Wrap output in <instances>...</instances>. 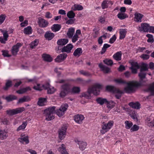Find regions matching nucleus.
<instances>
[{
  "mask_svg": "<svg viewBox=\"0 0 154 154\" xmlns=\"http://www.w3.org/2000/svg\"><path fill=\"white\" fill-rule=\"evenodd\" d=\"M67 129L66 126H64L59 130V137L60 139L62 140L65 137L66 135V132Z\"/></svg>",
  "mask_w": 154,
  "mask_h": 154,
  "instance_id": "obj_12",
  "label": "nucleus"
},
{
  "mask_svg": "<svg viewBox=\"0 0 154 154\" xmlns=\"http://www.w3.org/2000/svg\"><path fill=\"white\" fill-rule=\"evenodd\" d=\"M8 131H7L0 130V138L1 140L5 139L8 136Z\"/></svg>",
  "mask_w": 154,
  "mask_h": 154,
  "instance_id": "obj_23",
  "label": "nucleus"
},
{
  "mask_svg": "<svg viewBox=\"0 0 154 154\" xmlns=\"http://www.w3.org/2000/svg\"><path fill=\"white\" fill-rule=\"evenodd\" d=\"M73 47V46L72 44H68L66 46L62 48L61 51L62 52H65L67 53H69L71 52V50Z\"/></svg>",
  "mask_w": 154,
  "mask_h": 154,
  "instance_id": "obj_15",
  "label": "nucleus"
},
{
  "mask_svg": "<svg viewBox=\"0 0 154 154\" xmlns=\"http://www.w3.org/2000/svg\"><path fill=\"white\" fill-rule=\"evenodd\" d=\"M17 98V97L13 95H10L6 97L5 99L8 102H10L14 100H16Z\"/></svg>",
  "mask_w": 154,
  "mask_h": 154,
  "instance_id": "obj_36",
  "label": "nucleus"
},
{
  "mask_svg": "<svg viewBox=\"0 0 154 154\" xmlns=\"http://www.w3.org/2000/svg\"><path fill=\"white\" fill-rule=\"evenodd\" d=\"M67 16L68 18L72 19L74 18L75 16V14L72 11H71L67 13Z\"/></svg>",
  "mask_w": 154,
  "mask_h": 154,
  "instance_id": "obj_46",
  "label": "nucleus"
},
{
  "mask_svg": "<svg viewBox=\"0 0 154 154\" xmlns=\"http://www.w3.org/2000/svg\"><path fill=\"white\" fill-rule=\"evenodd\" d=\"M82 53V49L80 48H79L75 50L73 53V55L75 57H79L81 55Z\"/></svg>",
  "mask_w": 154,
  "mask_h": 154,
  "instance_id": "obj_25",
  "label": "nucleus"
},
{
  "mask_svg": "<svg viewBox=\"0 0 154 154\" xmlns=\"http://www.w3.org/2000/svg\"><path fill=\"white\" fill-rule=\"evenodd\" d=\"M2 55L5 57H9L11 56V55L8 54V52L7 50H2Z\"/></svg>",
  "mask_w": 154,
  "mask_h": 154,
  "instance_id": "obj_60",
  "label": "nucleus"
},
{
  "mask_svg": "<svg viewBox=\"0 0 154 154\" xmlns=\"http://www.w3.org/2000/svg\"><path fill=\"white\" fill-rule=\"evenodd\" d=\"M55 107H50L44 111V114L45 116V119L50 121L54 118V114L55 112Z\"/></svg>",
  "mask_w": 154,
  "mask_h": 154,
  "instance_id": "obj_4",
  "label": "nucleus"
},
{
  "mask_svg": "<svg viewBox=\"0 0 154 154\" xmlns=\"http://www.w3.org/2000/svg\"><path fill=\"white\" fill-rule=\"evenodd\" d=\"M68 107V105L66 103L62 105L60 108L59 109L56 110V114L59 117L62 116Z\"/></svg>",
  "mask_w": 154,
  "mask_h": 154,
  "instance_id": "obj_10",
  "label": "nucleus"
},
{
  "mask_svg": "<svg viewBox=\"0 0 154 154\" xmlns=\"http://www.w3.org/2000/svg\"><path fill=\"white\" fill-rule=\"evenodd\" d=\"M30 88L29 87H27L25 88L20 89L17 91L16 92L19 94H21L26 92L27 91H30Z\"/></svg>",
  "mask_w": 154,
  "mask_h": 154,
  "instance_id": "obj_31",
  "label": "nucleus"
},
{
  "mask_svg": "<svg viewBox=\"0 0 154 154\" xmlns=\"http://www.w3.org/2000/svg\"><path fill=\"white\" fill-rule=\"evenodd\" d=\"M61 28V26L58 24H54L51 27V30L54 32H56L59 31Z\"/></svg>",
  "mask_w": 154,
  "mask_h": 154,
  "instance_id": "obj_30",
  "label": "nucleus"
},
{
  "mask_svg": "<svg viewBox=\"0 0 154 154\" xmlns=\"http://www.w3.org/2000/svg\"><path fill=\"white\" fill-rule=\"evenodd\" d=\"M117 17L120 20H123L125 19L127 17V15L125 13L122 12H119L117 15Z\"/></svg>",
  "mask_w": 154,
  "mask_h": 154,
  "instance_id": "obj_42",
  "label": "nucleus"
},
{
  "mask_svg": "<svg viewBox=\"0 0 154 154\" xmlns=\"http://www.w3.org/2000/svg\"><path fill=\"white\" fill-rule=\"evenodd\" d=\"M46 103V99L45 98H39L38 104V105L42 106L45 105Z\"/></svg>",
  "mask_w": 154,
  "mask_h": 154,
  "instance_id": "obj_35",
  "label": "nucleus"
},
{
  "mask_svg": "<svg viewBox=\"0 0 154 154\" xmlns=\"http://www.w3.org/2000/svg\"><path fill=\"white\" fill-rule=\"evenodd\" d=\"M66 148L65 145L63 144H62L61 146L58 149V150L61 154H69Z\"/></svg>",
  "mask_w": 154,
  "mask_h": 154,
  "instance_id": "obj_24",
  "label": "nucleus"
},
{
  "mask_svg": "<svg viewBox=\"0 0 154 154\" xmlns=\"http://www.w3.org/2000/svg\"><path fill=\"white\" fill-rule=\"evenodd\" d=\"M114 82L119 84H126L127 86L124 88V90L127 93H130L133 91L134 88L140 85V83L137 82L131 81L128 82L122 79H116L114 80Z\"/></svg>",
  "mask_w": 154,
  "mask_h": 154,
  "instance_id": "obj_1",
  "label": "nucleus"
},
{
  "mask_svg": "<svg viewBox=\"0 0 154 154\" xmlns=\"http://www.w3.org/2000/svg\"><path fill=\"white\" fill-rule=\"evenodd\" d=\"M131 67H133L134 68H136L137 69H139V66L138 65L137 62H132L131 63Z\"/></svg>",
  "mask_w": 154,
  "mask_h": 154,
  "instance_id": "obj_64",
  "label": "nucleus"
},
{
  "mask_svg": "<svg viewBox=\"0 0 154 154\" xmlns=\"http://www.w3.org/2000/svg\"><path fill=\"white\" fill-rule=\"evenodd\" d=\"M139 129V127L137 125H134L131 128L130 131L131 132L137 131Z\"/></svg>",
  "mask_w": 154,
  "mask_h": 154,
  "instance_id": "obj_59",
  "label": "nucleus"
},
{
  "mask_svg": "<svg viewBox=\"0 0 154 154\" xmlns=\"http://www.w3.org/2000/svg\"><path fill=\"white\" fill-rule=\"evenodd\" d=\"M27 125V122H23L21 125L17 129V131H18L21 130H23L25 128Z\"/></svg>",
  "mask_w": 154,
  "mask_h": 154,
  "instance_id": "obj_45",
  "label": "nucleus"
},
{
  "mask_svg": "<svg viewBox=\"0 0 154 154\" xmlns=\"http://www.w3.org/2000/svg\"><path fill=\"white\" fill-rule=\"evenodd\" d=\"M93 31L92 35L94 38H96L98 36L99 34V31L96 29H94Z\"/></svg>",
  "mask_w": 154,
  "mask_h": 154,
  "instance_id": "obj_47",
  "label": "nucleus"
},
{
  "mask_svg": "<svg viewBox=\"0 0 154 154\" xmlns=\"http://www.w3.org/2000/svg\"><path fill=\"white\" fill-rule=\"evenodd\" d=\"M75 142L79 145V148L82 150H83L86 147L87 145V143L86 142L83 141H79L77 140Z\"/></svg>",
  "mask_w": 154,
  "mask_h": 154,
  "instance_id": "obj_17",
  "label": "nucleus"
},
{
  "mask_svg": "<svg viewBox=\"0 0 154 154\" xmlns=\"http://www.w3.org/2000/svg\"><path fill=\"white\" fill-rule=\"evenodd\" d=\"M99 66L102 70L105 73H108L110 71V69L108 67L103 65L102 63H100Z\"/></svg>",
  "mask_w": 154,
  "mask_h": 154,
  "instance_id": "obj_29",
  "label": "nucleus"
},
{
  "mask_svg": "<svg viewBox=\"0 0 154 154\" xmlns=\"http://www.w3.org/2000/svg\"><path fill=\"white\" fill-rule=\"evenodd\" d=\"M102 88L101 85L97 84L94 85L92 87L89 88L87 92L83 93L82 96L87 99H89L91 97V94L93 93L94 95H97L99 94L100 90Z\"/></svg>",
  "mask_w": 154,
  "mask_h": 154,
  "instance_id": "obj_2",
  "label": "nucleus"
},
{
  "mask_svg": "<svg viewBox=\"0 0 154 154\" xmlns=\"http://www.w3.org/2000/svg\"><path fill=\"white\" fill-rule=\"evenodd\" d=\"M71 91V85L70 83H65L61 86L59 96L61 98H64L70 93Z\"/></svg>",
  "mask_w": 154,
  "mask_h": 154,
  "instance_id": "obj_3",
  "label": "nucleus"
},
{
  "mask_svg": "<svg viewBox=\"0 0 154 154\" xmlns=\"http://www.w3.org/2000/svg\"><path fill=\"white\" fill-rule=\"evenodd\" d=\"M148 90L151 91L152 95H154V83L150 85Z\"/></svg>",
  "mask_w": 154,
  "mask_h": 154,
  "instance_id": "obj_54",
  "label": "nucleus"
},
{
  "mask_svg": "<svg viewBox=\"0 0 154 154\" xmlns=\"http://www.w3.org/2000/svg\"><path fill=\"white\" fill-rule=\"evenodd\" d=\"M106 104L107 105V107L110 109L113 108L114 107L115 104V103L113 101L108 102L107 101V102L106 103Z\"/></svg>",
  "mask_w": 154,
  "mask_h": 154,
  "instance_id": "obj_48",
  "label": "nucleus"
},
{
  "mask_svg": "<svg viewBox=\"0 0 154 154\" xmlns=\"http://www.w3.org/2000/svg\"><path fill=\"white\" fill-rule=\"evenodd\" d=\"M0 31L3 33V38L8 39L9 35L8 33V31L5 30H3L2 29H0Z\"/></svg>",
  "mask_w": 154,
  "mask_h": 154,
  "instance_id": "obj_51",
  "label": "nucleus"
},
{
  "mask_svg": "<svg viewBox=\"0 0 154 154\" xmlns=\"http://www.w3.org/2000/svg\"><path fill=\"white\" fill-rule=\"evenodd\" d=\"M18 140L23 144H26L29 142L28 137L27 135L21 134L20 137L18 138Z\"/></svg>",
  "mask_w": 154,
  "mask_h": 154,
  "instance_id": "obj_14",
  "label": "nucleus"
},
{
  "mask_svg": "<svg viewBox=\"0 0 154 154\" xmlns=\"http://www.w3.org/2000/svg\"><path fill=\"white\" fill-rule=\"evenodd\" d=\"M6 16L5 14H2L0 15V25L4 21Z\"/></svg>",
  "mask_w": 154,
  "mask_h": 154,
  "instance_id": "obj_56",
  "label": "nucleus"
},
{
  "mask_svg": "<svg viewBox=\"0 0 154 154\" xmlns=\"http://www.w3.org/2000/svg\"><path fill=\"white\" fill-rule=\"evenodd\" d=\"M42 57L43 60L45 61L51 62L52 60V58L48 54H43Z\"/></svg>",
  "mask_w": 154,
  "mask_h": 154,
  "instance_id": "obj_33",
  "label": "nucleus"
},
{
  "mask_svg": "<svg viewBox=\"0 0 154 154\" xmlns=\"http://www.w3.org/2000/svg\"><path fill=\"white\" fill-rule=\"evenodd\" d=\"M106 35H102L98 39V42L100 45H101L103 42L102 38H104V39H106Z\"/></svg>",
  "mask_w": 154,
  "mask_h": 154,
  "instance_id": "obj_53",
  "label": "nucleus"
},
{
  "mask_svg": "<svg viewBox=\"0 0 154 154\" xmlns=\"http://www.w3.org/2000/svg\"><path fill=\"white\" fill-rule=\"evenodd\" d=\"M44 36L46 40L49 41L51 40L54 37V34L50 31H47L46 32Z\"/></svg>",
  "mask_w": 154,
  "mask_h": 154,
  "instance_id": "obj_19",
  "label": "nucleus"
},
{
  "mask_svg": "<svg viewBox=\"0 0 154 154\" xmlns=\"http://www.w3.org/2000/svg\"><path fill=\"white\" fill-rule=\"evenodd\" d=\"M131 117L134 119L135 121H137V113L135 111H133L130 114Z\"/></svg>",
  "mask_w": 154,
  "mask_h": 154,
  "instance_id": "obj_49",
  "label": "nucleus"
},
{
  "mask_svg": "<svg viewBox=\"0 0 154 154\" xmlns=\"http://www.w3.org/2000/svg\"><path fill=\"white\" fill-rule=\"evenodd\" d=\"M106 17L104 16H101L99 17L98 20L100 23H104L105 22Z\"/></svg>",
  "mask_w": 154,
  "mask_h": 154,
  "instance_id": "obj_61",
  "label": "nucleus"
},
{
  "mask_svg": "<svg viewBox=\"0 0 154 154\" xmlns=\"http://www.w3.org/2000/svg\"><path fill=\"white\" fill-rule=\"evenodd\" d=\"M12 82L10 80H7L5 84V86L3 88V89L5 91L7 90L8 88L11 86Z\"/></svg>",
  "mask_w": 154,
  "mask_h": 154,
  "instance_id": "obj_37",
  "label": "nucleus"
},
{
  "mask_svg": "<svg viewBox=\"0 0 154 154\" xmlns=\"http://www.w3.org/2000/svg\"><path fill=\"white\" fill-rule=\"evenodd\" d=\"M80 73L84 75L89 76L91 75V74L88 72L85 71L83 70H81L79 71Z\"/></svg>",
  "mask_w": 154,
  "mask_h": 154,
  "instance_id": "obj_57",
  "label": "nucleus"
},
{
  "mask_svg": "<svg viewBox=\"0 0 154 154\" xmlns=\"http://www.w3.org/2000/svg\"><path fill=\"white\" fill-rule=\"evenodd\" d=\"M79 36L78 35H76V34H75L72 37V42L75 43V42L79 38Z\"/></svg>",
  "mask_w": 154,
  "mask_h": 154,
  "instance_id": "obj_62",
  "label": "nucleus"
},
{
  "mask_svg": "<svg viewBox=\"0 0 154 154\" xmlns=\"http://www.w3.org/2000/svg\"><path fill=\"white\" fill-rule=\"evenodd\" d=\"M47 92L48 94H52L55 91V89L54 87L50 86L48 89Z\"/></svg>",
  "mask_w": 154,
  "mask_h": 154,
  "instance_id": "obj_52",
  "label": "nucleus"
},
{
  "mask_svg": "<svg viewBox=\"0 0 154 154\" xmlns=\"http://www.w3.org/2000/svg\"><path fill=\"white\" fill-rule=\"evenodd\" d=\"M29 100H30V99L29 97L24 96L23 98H21L19 99L18 103L27 102Z\"/></svg>",
  "mask_w": 154,
  "mask_h": 154,
  "instance_id": "obj_40",
  "label": "nucleus"
},
{
  "mask_svg": "<svg viewBox=\"0 0 154 154\" xmlns=\"http://www.w3.org/2000/svg\"><path fill=\"white\" fill-rule=\"evenodd\" d=\"M24 33L26 34H31L32 29L30 26H28L24 28Z\"/></svg>",
  "mask_w": 154,
  "mask_h": 154,
  "instance_id": "obj_38",
  "label": "nucleus"
},
{
  "mask_svg": "<svg viewBox=\"0 0 154 154\" xmlns=\"http://www.w3.org/2000/svg\"><path fill=\"white\" fill-rule=\"evenodd\" d=\"M22 45L20 43H18L16 45H14L11 50V53L13 55H16L19 51V48Z\"/></svg>",
  "mask_w": 154,
  "mask_h": 154,
  "instance_id": "obj_13",
  "label": "nucleus"
},
{
  "mask_svg": "<svg viewBox=\"0 0 154 154\" xmlns=\"http://www.w3.org/2000/svg\"><path fill=\"white\" fill-rule=\"evenodd\" d=\"M129 105L131 107L135 109H139L140 108V104L138 102L136 103L131 102L129 103Z\"/></svg>",
  "mask_w": 154,
  "mask_h": 154,
  "instance_id": "obj_32",
  "label": "nucleus"
},
{
  "mask_svg": "<svg viewBox=\"0 0 154 154\" xmlns=\"http://www.w3.org/2000/svg\"><path fill=\"white\" fill-rule=\"evenodd\" d=\"M97 102L101 105H102L104 103H106L107 102V100L105 98H103L101 97L97 98L96 99Z\"/></svg>",
  "mask_w": 154,
  "mask_h": 154,
  "instance_id": "obj_34",
  "label": "nucleus"
},
{
  "mask_svg": "<svg viewBox=\"0 0 154 154\" xmlns=\"http://www.w3.org/2000/svg\"><path fill=\"white\" fill-rule=\"evenodd\" d=\"M75 32V29L73 28H69L67 33V35L69 38H72Z\"/></svg>",
  "mask_w": 154,
  "mask_h": 154,
  "instance_id": "obj_26",
  "label": "nucleus"
},
{
  "mask_svg": "<svg viewBox=\"0 0 154 154\" xmlns=\"http://www.w3.org/2000/svg\"><path fill=\"white\" fill-rule=\"evenodd\" d=\"M80 88L79 87H74L71 89L70 92L72 93H78L80 91Z\"/></svg>",
  "mask_w": 154,
  "mask_h": 154,
  "instance_id": "obj_43",
  "label": "nucleus"
},
{
  "mask_svg": "<svg viewBox=\"0 0 154 154\" xmlns=\"http://www.w3.org/2000/svg\"><path fill=\"white\" fill-rule=\"evenodd\" d=\"M110 3L111 4H112V2L110 1L106 0L103 1L101 5L102 8L104 9L108 8L109 6L108 5Z\"/></svg>",
  "mask_w": 154,
  "mask_h": 154,
  "instance_id": "obj_27",
  "label": "nucleus"
},
{
  "mask_svg": "<svg viewBox=\"0 0 154 154\" xmlns=\"http://www.w3.org/2000/svg\"><path fill=\"white\" fill-rule=\"evenodd\" d=\"M143 15L137 12L134 14V21L136 22H141Z\"/></svg>",
  "mask_w": 154,
  "mask_h": 154,
  "instance_id": "obj_18",
  "label": "nucleus"
},
{
  "mask_svg": "<svg viewBox=\"0 0 154 154\" xmlns=\"http://www.w3.org/2000/svg\"><path fill=\"white\" fill-rule=\"evenodd\" d=\"M25 109L23 107H19L16 109H9L6 111L7 114L12 116L21 112L24 110Z\"/></svg>",
  "mask_w": 154,
  "mask_h": 154,
  "instance_id": "obj_9",
  "label": "nucleus"
},
{
  "mask_svg": "<svg viewBox=\"0 0 154 154\" xmlns=\"http://www.w3.org/2000/svg\"><path fill=\"white\" fill-rule=\"evenodd\" d=\"M103 62L108 65H111L113 64V61L111 60L106 59L103 60Z\"/></svg>",
  "mask_w": 154,
  "mask_h": 154,
  "instance_id": "obj_55",
  "label": "nucleus"
},
{
  "mask_svg": "<svg viewBox=\"0 0 154 154\" xmlns=\"http://www.w3.org/2000/svg\"><path fill=\"white\" fill-rule=\"evenodd\" d=\"M68 42V40L67 39H59L57 41V43L58 45V50L60 49L59 48V47L65 45Z\"/></svg>",
  "mask_w": 154,
  "mask_h": 154,
  "instance_id": "obj_20",
  "label": "nucleus"
},
{
  "mask_svg": "<svg viewBox=\"0 0 154 154\" xmlns=\"http://www.w3.org/2000/svg\"><path fill=\"white\" fill-rule=\"evenodd\" d=\"M67 55L66 53H63L58 55L57 58L55 59V60L56 62H60L63 61L66 59Z\"/></svg>",
  "mask_w": 154,
  "mask_h": 154,
  "instance_id": "obj_16",
  "label": "nucleus"
},
{
  "mask_svg": "<svg viewBox=\"0 0 154 154\" xmlns=\"http://www.w3.org/2000/svg\"><path fill=\"white\" fill-rule=\"evenodd\" d=\"M125 127L127 129H129L132 126V123L128 121H126L125 122Z\"/></svg>",
  "mask_w": 154,
  "mask_h": 154,
  "instance_id": "obj_44",
  "label": "nucleus"
},
{
  "mask_svg": "<svg viewBox=\"0 0 154 154\" xmlns=\"http://www.w3.org/2000/svg\"><path fill=\"white\" fill-rule=\"evenodd\" d=\"M148 65L146 63H143L140 69V72L139 74V76L141 81L145 78L146 73L145 71L148 70Z\"/></svg>",
  "mask_w": 154,
  "mask_h": 154,
  "instance_id": "obj_7",
  "label": "nucleus"
},
{
  "mask_svg": "<svg viewBox=\"0 0 154 154\" xmlns=\"http://www.w3.org/2000/svg\"><path fill=\"white\" fill-rule=\"evenodd\" d=\"M146 36L148 38L147 40V42L149 43H152L154 42V39L153 35L150 34H147L146 35Z\"/></svg>",
  "mask_w": 154,
  "mask_h": 154,
  "instance_id": "obj_39",
  "label": "nucleus"
},
{
  "mask_svg": "<svg viewBox=\"0 0 154 154\" xmlns=\"http://www.w3.org/2000/svg\"><path fill=\"white\" fill-rule=\"evenodd\" d=\"M38 23L39 26L42 28L47 27L49 24L48 21L41 17L38 18Z\"/></svg>",
  "mask_w": 154,
  "mask_h": 154,
  "instance_id": "obj_11",
  "label": "nucleus"
},
{
  "mask_svg": "<svg viewBox=\"0 0 154 154\" xmlns=\"http://www.w3.org/2000/svg\"><path fill=\"white\" fill-rule=\"evenodd\" d=\"M2 122L4 124L8 125L10 123L8 119L7 118H4L2 120Z\"/></svg>",
  "mask_w": 154,
  "mask_h": 154,
  "instance_id": "obj_63",
  "label": "nucleus"
},
{
  "mask_svg": "<svg viewBox=\"0 0 154 154\" xmlns=\"http://www.w3.org/2000/svg\"><path fill=\"white\" fill-rule=\"evenodd\" d=\"M150 28V26L149 24L143 23L141 24L140 26H138L137 29L140 32H149Z\"/></svg>",
  "mask_w": 154,
  "mask_h": 154,
  "instance_id": "obj_8",
  "label": "nucleus"
},
{
  "mask_svg": "<svg viewBox=\"0 0 154 154\" xmlns=\"http://www.w3.org/2000/svg\"><path fill=\"white\" fill-rule=\"evenodd\" d=\"M38 43V41L37 40H35L33 42H32L30 44V47L32 48H34L37 45Z\"/></svg>",
  "mask_w": 154,
  "mask_h": 154,
  "instance_id": "obj_50",
  "label": "nucleus"
},
{
  "mask_svg": "<svg viewBox=\"0 0 154 154\" xmlns=\"http://www.w3.org/2000/svg\"><path fill=\"white\" fill-rule=\"evenodd\" d=\"M84 119V116L81 114H78L74 116L75 121L76 122L79 123H81Z\"/></svg>",
  "mask_w": 154,
  "mask_h": 154,
  "instance_id": "obj_21",
  "label": "nucleus"
},
{
  "mask_svg": "<svg viewBox=\"0 0 154 154\" xmlns=\"http://www.w3.org/2000/svg\"><path fill=\"white\" fill-rule=\"evenodd\" d=\"M122 55L121 51H118L113 55V57L116 60L119 61L121 60Z\"/></svg>",
  "mask_w": 154,
  "mask_h": 154,
  "instance_id": "obj_28",
  "label": "nucleus"
},
{
  "mask_svg": "<svg viewBox=\"0 0 154 154\" xmlns=\"http://www.w3.org/2000/svg\"><path fill=\"white\" fill-rule=\"evenodd\" d=\"M102 124L100 132L102 134H104L111 128L113 125L114 122L112 121H110L107 124L104 122H103Z\"/></svg>",
  "mask_w": 154,
  "mask_h": 154,
  "instance_id": "obj_6",
  "label": "nucleus"
},
{
  "mask_svg": "<svg viewBox=\"0 0 154 154\" xmlns=\"http://www.w3.org/2000/svg\"><path fill=\"white\" fill-rule=\"evenodd\" d=\"M127 29H119V39H122L125 37Z\"/></svg>",
  "mask_w": 154,
  "mask_h": 154,
  "instance_id": "obj_22",
  "label": "nucleus"
},
{
  "mask_svg": "<svg viewBox=\"0 0 154 154\" xmlns=\"http://www.w3.org/2000/svg\"><path fill=\"white\" fill-rule=\"evenodd\" d=\"M110 46V45L106 44L104 45L103 47L102 48L101 51L100 52V54H103L106 52V49Z\"/></svg>",
  "mask_w": 154,
  "mask_h": 154,
  "instance_id": "obj_41",
  "label": "nucleus"
},
{
  "mask_svg": "<svg viewBox=\"0 0 154 154\" xmlns=\"http://www.w3.org/2000/svg\"><path fill=\"white\" fill-rule=\"evenodd\" d=\"M74 6L75 10L80 11L83 9L82 6L80 5L75 4L74 5Z\"/></svg>",
  "mask_w": 154,
  "mask_h": 154,
  "instance_id": "obj_58",
  "label": "nucleus"
},
{
  "mask_svg": "<svg viewBox=\"0 0 154 154\" xmlns=\"http://www.w3.org/2000/svg\"><path fill=\"white\" fill-rule=\"evenodd\" d=\"M106 89L109 91L115 93V96L116 98L119 99L121 97L123 92L118 88L112 86L108 85L106 86Z\"/></svg>",
  "mask_w": 154,
  "mask_h": 154,
  "instance_id": "obj_5",
  "label": "nucleus"
}]
</instances>
